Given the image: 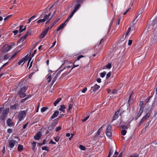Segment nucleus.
Wrapping results in <instances>:
<instances>
[{
  "label": "nucleus",
  "mask_w": 157,
  "mask_h": 157,
  "mask_svg": "<svg viewBox=\"0 0 157 157\" xmlns=\"http://www.w3.org/2000/svg\"><path fill=\"white\" fill-rule=\"evenodd\" d=\"M28 88V86H24L21 88L18 91L17 94L19 97L21 98H23L26 96L25 92Z\"/></svg>",
  "instance_id": "nucleus-1"
},
{
  "label": "nucleus",
  "mask_w": 157,
  "mask_h": 157,
  "mask_svg": "<svg viewBox=\"0 0 157 157\" xmlns=\"http://www.w3.org/2000/svg\"><path fill=\"white\" fill-rule=\"evenodd\" d=\"M111 129L112 126L111 125L108 124L107 126L105 133L107 136L109 138L111 137L112 135Z\"/></svg>",
  "instance_id": "nucleus-2"
},
{
  "label": "nucleus",
  "mask_w": 157,
  "mask_h": 157,
  "mask_svg": "<svg viewBox=\"0 0 157 157\" xmlns=\"http://www.w3.org/2000/svg\"><path fill=\"white\" fill-rule=\"evenodd\" d=\"M17 144V142L15 140H9L8 142V147L10 148H13L14 145Z\"/></svg>",
  "instance_id": "nucleus-3"
},
{
  "label": "nucleus",
  "mask_w": 157,
  "mask_h": 157,
  "mask_svg": "<svg viewBox=\"0 0 157 157\" xmlns=\"http://www.w3.org/2000/svg\"><path fill=\"white\" fill-rule=\"evenodd\" d=\"M12 46H9L8 44H5L1 48V51L3 53L7 52L11 48Z\"/></svg>",
  "instance_id": "nucleus-4"
},
{
  "label": "nucleus",
  "mask_w": 157,
  "mask_h": 157,
  "mask_svg": "<svg viewBox=\"0 0 157 157\" xmlns=\"http://www.w3.org/2000/svg\"><path fill=\"white\" fill-rule=\"evenodd\" d=\"M31 32L30 31H28L26 33L22 36L20 39L18 40L17 41V43H20L21 42H23L24 40L26 39V38L29 35H31Z\"/></svg>",
  "instance_id": "nucleus-5"
},
{
  "label": "nucleus",
  "mask_w": 157,
  "mask_h": 157,
  "mask_svg": "<svg viewBox=\"0 0 157 157\" xmlns=\"http://www.w3.org/2000/svg\"><path fill=\"white\" fill-rule=\"evenodd\" d=\"M25 115V111H21L20 112L18 116V118L20 121H21L23 119L24 116Z\"/></svg>",
  "instance_id": "nucleus-6"
},
{
  "label": "nucleus",
  "mask_w": 157,
  "mask_h": 157,
  "mask_svg": "<svg viewBox=\"0 0 157 157\" xmlns=\"http://www.w3.org/2000/svg\"><path fill=\"white\" fill-rule=\"evenodd\" d=\"M62 70H61V71H59L58 72L56 73V75L54 76V78L53 79L52 82L51 83V86H52V85L55 82V81L57 79L61 71H62Z\"/></svg>",
  "instance_id": "nucleus-7"
},
{
  "label": "nucleus",
  "mask_w": 157,
  "mask_h": 157,
  "mask_svg": "<svg viewBox=\"0 0 157 157\" xmlns=\"http://www.w3.org/2000/svg\"><path fill=\"white\" fill-rule=\"evenodd\" d=\"M100 87V86L97 85V84H95L94 86L91 87L90 91L92 92H95L98 90Z\"/></svg>",
  "instance_id": "nucleus-8"
},
{
  "label": "nucleus",
  "mask_w": 157,
  "mask_h": 157,
  "mask_svg": "<svg viewBox=\"0 0 157 157\" xmlns=\"http://www.w3.org/2000/svg\"><path fill=\"white\" fill-rule=\"evenodd\" d=\"M7 114L8 113L6 110L4 111L3 112L2 115L0 116V119L2 121H4L5 118L6 117Z\"/></svg>",
  "instance_id": "nucleus-9"
},
{
  "label": "nucleus",
  "mask_w": 157,
  "mask_h": 157,
  "mask_svg": "<svg viewBox=\"0 0 157 157\" xmlns=\"http://www.w3.org/2000/svg\"><path fill=\"white\" fill-rule=\"evenodd\" d=\"M120 109L119 110L116 112L114 116L113 117L112 122L113 121L116 120L119 116L121 115V114L120 113Z\"/></svg>",
  "instance_id": "nucleus-10"
},
{
  "label": "nucleus",
  "mask_w": 157,
  "mask_h": 157,
  "mask_svg": "<svg viewBox=\"0 0 157 157\" xmlns=\"http://www.w3.org/2000/svg\"><path fill=\"white\" fill-rule=\"evenodd\" d=\"M48 32L46 29L43 30L39 36V38L40 39H42L46 35Z\"/></svg>",
  "instance_id": "nucleus-11"
},
{
  "label": "nucleus",
  "mask_w": 157,
  "mask_h": 157,
  "mask_svg": "<svg viewBox=\"0 0 157 157\" xmlns=\"http://www.w3.org/2000/svg\"><path fill=\"white\" fill-rule=\"evenodd\" d=\"M57 123L56 122L52 123L51 125L48 127V129L49 131H52L54 128Z\"/></svg>",
  "instance_id": "nucleus-12"
},
{
  "label": "nucleus",
  "mask_w": 157,
  "mask_h": 157,
  "mask_svg": "<svg viewBox=\"0 0 157 157\" xmlns=\"http://www.w3.org/2000/svg\"><path fill=\"white\" fill-rule=\"evenodd\" d=\"M41 136V133L39 132L34 136V139L35 140H38L40 139Z\"/></svg>",
  "instance_id": "nucleus-13"
},
{
  "label": "nucleus",
  "mask_w": 157,
  "mask_h": 157,
  "mask_svg": "<svg viewBox=\"0 0 157 157\" xmlns=\"http://www.w3.org/2000/svg\"><path fill=\"white\" fill-rule=\"evenodd\" d=\"M144 8H143L140 11H139L138 13V14H137V15L136 16L135 18V19L136 20V19H137V21H138V19H139V18L141 16V14H142V13H143V12L144 11Z\"/></svg>",
  "instance_id": "nucleus-14"
},
{
  "label": "nucleus",
  "mask_w": 157,
  "mask_h": 157,
  "mask_svg": "<svg viewBox=\"0 0 157 157\" xmlns=\"http://www.w3.org/2000/svg\"><path fill=\"white\" fill-rule=\"evenodd\" d=\"M144 109H140V110L136 116L133 118V119L136 120L141 115L143 112Z\"/></svg>",
  "instance_id": "nucleus-15"
},
{
  "label": "nucleus",
  "mask_w": 157,
  "mask_h": 157,
  "mask_svg": "<svg viewBox=\"0 0 157 157\" xmlns=\"http://www.w3.org/2000/svg\"><path fill=\"white\" fill-rule=\"evenodd\" d=\"M80 6L81 5L79 3H77L75 5L74 9L73 11L75 13L80 8Z\"/></svg>",
  "instance_id": "nucleus-16"
},
{
  "label": "nucleus",
  "mask_w": 157,
  "mask_h": 157,
  "mask_svg": "<svg viewBox=\"0 0 157 157\" xmlns=\"http://www.w3.org/2000/svg\"><path fill=\"white\" fill-rule=\"evenodd\" d=\"M59 111L58 110H56L55 111V112L54 113L53 115L51 117L50 119H54L55 117H56L59 114Z\"/></svg>",
  "instance_id": "nucleus-17"
},
{
  "label": "nucleus",
  "mask_w": 157,
  "mask_h": 157,
  "mask_svg": "<svg viewBox=\"0 0 157 157\" xmlns=\"http://www.w3.org/2000/svg\"><path fill=\"white\" fill-rule=\"evenodd\" d=\"M26 57H24V58H23L22 59H21L18 62V65H21L22 63H23L22 64V65L26 61Z\"/></svg>",
  "instance_id": "nucleus-18"
},
{
  "label": "nucleus",
  "mask_w": 157,
  "mask_h": 157,
  "mask_svg": "<svg viewBox=\"0 0 157 157\" xmlns=\"http://www.w3.org/2000/svg\"><path fill=\"white\" fill-rule=\"evenodd\" d=\"M65 25L66 24H65V23H63L61 24L56 29L57 31L58 32L60 29H62Z\"/></svg>",
  "instance_id": "nucleus-19"
},
{
  "label": "nucleus",
  "mask_w": 157,
  "mask_h": 157,
  "mask_svg": "<svg viewBox=\"0 0 157 157\" xmlns=\"http://www.w3.org/2000/svg\"><path fill=\"white\" fill-rule=\"evenodd\" d=\"M19 105L18 103H15L14 105L13 106H10V108L13 109H15L17 108H18Z\"/></svg>",
  "instance_id": "nucleus-20"
},
{
  "label": "nucleus",
  "mask_w": 157,
  "mask_h": 157,
  "mask_svg": "<svg viewBox=\"0 0 157 157\" xmlns=\"http://www.w3.org/2000/svg\"><path fill=\"white\" fill-rule=\"evenodd\" d=\"M98 45L96 46L94 49V53H95L97 55H98V53L100 52V49L99 48H98Z\"/></svg>",
  "instance_id": "nucleus-21"
},
{
  "label": "nucleus",
  "mask_w": 157,
  "mask_h": 157,
  "mask_svg": "<svg viewBox=\"0 0 157 157\" xmlns=\"http://www.w3.org/2000/svg\"><path fill=\"white\" fill-rule=\"evenodd\" d=\"M7 124L8 126H11L13 125V123L11 121L10 119H8L7 121Z\"/></svg>",
  "instance_id": "nucleus-22"
},
{
  "label": "nucleus",
  "mask_w": 157,
  "mask_h": 157,
  "mask_svg": "<svg viewBox=\"0 0 157 157\" xmlns=\"http://www.w3.org/2000/svg\"><path fill=\"white\" fill-rule=\"evenodd\" d=\"M26 26H25L24 28H22L23 26L22 25H20L19 26V32L20 33H21L23 31H25L26 29Z\"/></svg>",
  "instance_id": "nucleus-23"
},
{
  "label": "nucleus",
  "mask_w": 157,
  "mask_h": 157,
  "mask_svg": "<svg viewBox=\"0 0 157 157\" xmlns=\"http://www.w3.org/2000/svg\"><path fill=\"white\" fill-rule=\"evenodd\" d=\"M23 149V147L22 145L20 144H18L17 147L18 150L19 151H21Z\"/></svg>",
  "instance_id": "nucleus-24"
},
{
  "label": "nucleus",
  "mask_w": 157,
  "mask_h": 157,
  "mask_svg": "<svg viewBox=\"0 0 157 157\" xmlns=\"http://www.w3.org/2000/svg\"><path fill=\"white\" fill-rule=\"evenodd\" d=\"M36 142L35 141L33 142L32 143V149L33 151H34V152L35 151V147L36 146Z\"/></svg>",
  "instance_id": "nucleus-25"
},
{
  "label": "nucleus",
  "mask_w": 157,
  "mask_h": 157,
  "mask_svg": "<svg viewBox=\"0 0 157 157\" xmlns=\"http://www.w3.org/2000/svg\"><path fill=\"white\" fill-rule=\"evenodd\" d=\"M65 106L64 105H61L60 108L59 109V110L64 112L65 111Z\"/></svg>",
  "instance_id": "nucleus-26"
},
{
  "label": "nucleus",
  "mask_w": 157,
  "mask_h": 157,
  "mask_svg": "<svg viewBox=\"0 0 157 157\" xmlns=\"http://www.w3.org/2000/svg\"><path fill=\"white\" fill-rule=\"evenodd\" d=\"M150 115V113H148L146 114V115H145L143 117V118L145 120L149 118Z\"/></svg>",
  "instance_id": "nucleus-27"
},
{
  "label": "nucleus",
  "mask_w": 157,
  "mask_h": 157,
  "mask_svg": "<svg viewBox=\"0 0 157 157\" xmlns=\"http://www.w3.org/2000/svg\"><path fill=\"white\" fill-rule=\"evenodd\" d=\"M102 127H101V128H100L98 131L97 133L95 135V137H98L100 135L101 130V128H102Z\"/></svg>",
  "instance_id": "nucleus-28"
},
{
  "label": "nucleus",
  "mask_w": 157,
  "mask_h": 157,
  "mask_svg": "<svg viewBox=\"0 0 157 157\" xmlns=\"http://www.w3.org/2000/svg\"><path fill=\"white\" fill-rule=\"evenodd\" d=\"M61 99H57V100L53 103L54 106H56L57 104L60 101Z\"/></svg>",
  "instance_id": "nucleus-29"
},
{
  "label": "nucleus",
  "mask_w": 157,
  "mask_h": 157,
  "mask_svg": "<svg viewBox=\"0 0 157 157\" xmlns=\"http://www.w3.org/2000/svg\"><path fill=\"white\" fill-rule=\"evenodd\" d=\"M106 74V73L105 71H104L100 74V75L101 78H103L105 76Z\"/></svg>",
  "instance_id": "nucleus-30"
},
{
  "label": "nucleus",
  "mask_w": 157,
  "mask_h": 157,
  "mask_svg": "<svg viewBox=\"0 0 157 157\" xmlns=\"http://www.w3.org/2000/svg\"><path fill=\"white\" fill-rule=\"evenodd\" d=\"M10 54L9 53H7L6 54L4 57V59H9L10 57Z\"/></svg>",
  "instance_id": "nucleus-31"
},
{
  "label": "nucleus",
  "mask_w": 157,
  "mask_h": 157,
  "mask_svg": "<svg viewBox=\"0 0 157 157\" xmlns=\"http://www.w3.org/2000/svg\"><path fill=\"white\" fill-rule=\"evenodd\" d=\"M75 62L76 61H75L74 63V64H73V67L71 69L70 71H69V72H70L71 71V70L73 69V68L75 67H78L79 65V64H75Z\"/></svg>",
  "instance_id": "nucleus-32"
},
{
  "label": "nucleus",
  "mask_w": 157,
  "mask_h": 157,
  "mask_svg": "<svg viewBox=\"0 0 157 157\" xmlns=\"http://www.w3.org/2000/svg\"><path fill=\"white\" fill-rule=\"evenodd\" d=\"M143 104L144 102L143 101H140V109H144L143 107Z\"/></svg>",
  "instance_id": "nucleus-33"
},
{
  "label": "nucleus",
  "mask_w": 157,
  "mask_h": 157,
  "mask_svg": "<svg viewBox=\"0 0 157 157\" xmlns=\"http://www.w3.org/2000/svg\"><path fill=\"white\" fill-rule=\"evenodd\" d=\"M45 21V20L43 19H40V20H38L37 21V23L38 24H40V23H41L44 22Z\"/></svg>",
  "instance_id": "nucleus-34"
},
{
  "label": "nucleus",
  "mask_w": 157,
  "mask_h": 157,
  "mask_svg": "<svg viewBox=\"0 0 157 157\" xmlns=\"http://www.w3.org/2000/svg\"><path fill=\"white\" fill-rule=\"evenodd\" d=\"M79 148L81 150L84 151L86 150V147L83 146H82V145H79Z\"/></svg>",
  "instance_id": "nucleus-35"
},
{
  "label": "nucleus",
  "mask_w": 157,
  "mask_h": 157,
  "mask_svg": "<svg viewBox=\"0 0 157 157\" xmlns=\"http://www.w3.org/2000/svg\"><path fill=\"white\" fill-rule=\"evenodd\" d=\"M48 109V107H43L41 109V111L42 112H44L47 109Z\"/></svg>",
  "instance_id": "nucleus-36"
},
{
  "label": "nucleus",
  "mask_w": 157,
  "mask_h": 157,
  "mask_svg": "<svg viewBox=\"0 0 157 157\" xmlns=\"http://www.w3.org/2000/svg\"><path fill=\"white\" fill-rule=\"evenodd\" d=\"M73 107V105L70 104H69L68 106V111L69 112L71 111V109H72Z\"/></svg>",
  "instance_id": "nucleus-37"
},
{
  "label": "nucleus",
  "mask_w": 157,
  "mask_h": 157,
  "mask_svg": "<svg viewBox=\"0 0 157 157\" xmlns=\"http://www.w3.org/2000/svg\"><path fill=\"white\" fill-rule=\"evenodd\" d=\"M131 30V26H130L128 28V30L126 33V36H126L128 35L129 33H130Z\"/></svg>",
  "instance_id": "nucleus-38"
},
{
  "label": "nucleus",
  "mask_w": 157,
  "mask_h": 157,
  "mask_svg": "<svg viewBox=\"0 0 157 157\" xmlns=\"http://www.w3.org/2000/svg\"><path fill=\"white\" fill-rule=\"evenodd\" d=\"M126 132H127V131L126 130H125L124 129L122 130L121 132V134L122 135L124 136L126 134Z\"/></svg>",
  "instance_id": "nucleus-39"
},
{
  "label": "nucleus",
  "mask_w": 157,
  "mask_h": 157,
  "mask_svg": "<svg viewBox=\"0 0 157 157\" xmlns=\"http://www.w3.org/2000/svg\"><path fill=\"white\" fill-rule=\"evenodd\" d=\"M42 150H45L47 151H49L48 147L46 146H44L42 147Z\"/></svg>",
  "instance_id": "nucleus-40"
},
{
  "label": "nucleus",
  "mask_w": 157,
  "mask_h": 157,
  "mask_svg": "<svg viewBox=\"0 0 157 157\" xmlns=\"http://www.w3.org/2000/svg\"><path fill=\"white\" fill-rule=\"evenodd\" d=\"M145 121V120L144 119V118H142L139 124V126H140Z\"/></svg>",
  "instance_id": "nucleus-41"
},
{
  "label": "nucleus",
  "mask_w": 157,
  "mask_h": 157,
  "mask_svg": "<svg viewBox=\"0 0 157 157\" xmlns=\"http://www.w3.org/2000/svg\"><path fill=\"white\" fill-rule=\"evenodd\" d=\"M89 116H88L85 117L82 120V122L85 121L89 118Z\"/></svg>",
  "instance_id": "nucleus-42"
},
{
  "label": "nucleus",
  "mask_w": 157,
  "mask_h": 157,
  "mask_svg": "<svg viewBox=\"0 0 157 157\" xmlns=\"http://www.w3.org/2000/svg\"><path fill=\"white\" fill-rule=\"evenodd\" d=\"M106 67L109 69H110L112 67L111 64L110 63H108L106 66Z\"/></svg>",
  "instance_id": "nucleus-43"
},
{
  "label": "nucleus",
  "mask_w": 157,
  "mask_h": 157,
  "mask_svg": "<svg viewBox=\"0 0 157 157\" xmlns=\"http://www.w3.org/2000/svg\"><path fill=\"white\" fill-rule=\"evenodd\" d=\"M75 13L72 11L71 14L68 17V19H70L71 18V17L73 16Z\"/></svg>",
  "instance_id": "nucleus-44"
},
{
  "label": "nucleus",
  "mask_w": 157,
  "mask_h": 157,
  "mask_svg": "<svg viewBox=\"0 0 157 157\" xmlns=\"http://www.w3.org/2000/svg\"><path fill=\"white\" fill-rule=\"evenodd\" d=\"M113 152V151L112 148H111L109 151V155H111Z\"/></svg>",
  "instance_id": "nucleus-45"
},
{
  "label": "nucleus",
  "mask_w": 157,
  "mask_h": 157,
  "mask_svg": "<svg viewBox=\"0 0 157 157\" xmlns=\"http://www.w3.org/2000/svg\"><path fill=\"white\" fill-rule=\"evenodd\" d=\"M61 127H60V126H59V127H57L56 128V129H55L56 131L58 132V131H59L60 130H61Z\"/></svg>",
  "instance_id": "nucleus-46"
},
{
  "label": "nucleus",
  "mask_w": 157,
  "mask_h": 157,
  "mask_svg": "<svg viewBox=\"0 0 157 157\" xmlns=\"http://www.w3.org/2000/svg\"><path fill=\"white\" fill-rule=\"evenodd\" d=\"M111 74V73L110 72H108L107 73V74L106 75V79L110 77Z\"/></svg>",
  "instance_id": "nucleus-47"
},
{
  "label": "nucleus",
  "mask_w": 157,
  "mask_h": 157,
  "mask_svg": "<svg viewBox=\"0 0 157 157\" xmlns=\"http://www.w3.org/2000/svg\"><path fill=\"white\" fill-rule=\"evenodd\" d=\"M87 90L86 87H84L83 89L82 90L81 92L83 93H85Z\"/></svg>",
  "instance_id": "nucleus-48"
},
{
  "label": "nucleus",
  "mask_w": 157,
  "mask_h": 157,
  "mask_svg": "<svg viewBox=\"0 0 157 157\" xmlns=\"http://www.w3.org/2000/svg\"><path fill=\"white\" fill-rule=\"evenodd\" d=\"M84 57V56L82 55H80L78 56L76 61L78 60L81 58Z\"/></svg>",
  "instance_id": "nucleus-49"
},
{
  "label": "nucleus",
  "mask_w": 157,
  "mask_h": 157,
  "mask_svg": "<svg viewBox=\"0 0 157 157\" xmlns=\"http://www.w3.org/2000/svg\"><path fill=\"white\" fill-rule=\"evenodd\" d=\"M83 0H76V2L78 3H79L80 4L81 3Z\"/></svg>",
  "instance_id": "nucleus-50"
},
{
  "label": "nucleus",
  "mask_w": 157,
  "mask_h": 157,
  "mask_svg": "<svg viewBox=\"0 0 157 157\" xmlns=\"http://www.w3.org/2000/svg\"><path fill=\"white\" fill-rule=\"evenodd\" d=\"M34 73L35 72H33L31 73L29 75V78H30L34 74Z\"/></svg>",
  "instance_id": "nucleus-51"
},
{
  "label": "nucleus",
  "mask_w": 157,
  "mask_h": 157,
  "mask_svg": "<svg viewBox=\"0 0 157 157\" xmlns=\"http://www.w3.org/2000/svg\"><path fill=\"white\" fill-rule=\"evenodd\" d=\"M56 142H58L59 139V137H56L54 138Z\"/></svg>",
  "instance_id": "nucleus-52"
},
{
  "label": "nucleus",
  "mask_w": 157,
  "mask_h": 157,
  "mask_svg": "<svg viewBox=\"0 0 157 157\" xmlns=\"http://www.w3.org/2000/svg\"><path fill=\"white\" fill-rule=\"evenodd\" d=\"M121 127L122 128L124 129H127L128 128L127 126L125 125H122L121 126Z\"/></svg>",
  "instance_id": "nucleus-53"
},
{
  "label": "nucleus",
  "mask_w": 157,
  "mask_h": 157,
  "mask_svg": "<svg viewBox=\"0 0 157 157\" xmlns=\"http://www.w3.org/2000/svg\"><path fill=\"white\" fill-rule=\"evenodd\" d=\"M112 93L113 94H117V92L116 90L114 89L113 90Z\"/></svg>",
  "instance_id": "nucleus-54"
},
{
  "label": "nucleus",
  "mask_w": 157,
  "mask_h": 157,
  "mask_svg": "<svg viewBox=\"0 0 157 157\" xmlns=\"http://www.w3.org/2000/svg\"><path fill=\"white\" fill-rule=\"evenodd\" d=\"M131 9V8L130 7H129V8L126 10V11L124 12V13H123V14L124 15H125L126 13L130 10Z\"/></svg>",
  "instance_id": "nucleus-55"
},
{
  "label": "nucleus",
  "mask_w": 157,
  "mask_h": 157,
  "mask_svg": "<svg viewBox=\"0 0 157 157\" xmlns=\"http://www.w3.org/2000/svg\"><path fill=\"white\" fill-rule=\"evenodd\" d=\"M49 17H48V16H47V15L46 14L44 17V18H43L44 19V20H45V21H46V20H47V19H48V18Z\"/></svg>",
  "instance_id": "nucleus-56"
},
{
  "label": "nucleus",
  "mask_w": 157,
  "mask_h": 157,
  "mask_svg": "<svg viewBox=\"0 0 157 157\" xmlns=\"http://www.w3.org/2000/svg\"><path fill=\"white\" fill-rule=\"evenodd\" d=\"M13 33H14V35H16L17 34V33H18V31L17 30H15L13 31Z\"/></svg>",
  "instance_id": "nucleus-57"
},
{
  "label": "nucleus",
  "mask_w": 157,
  "mask_h": 157,
  "mask_svg": "<svg viewBox=\"0 0 157 157\" xmlns=\"http://www.w3.org/2000/svg\"><path fill=\"white\" fill-rule=\"evenodd\" d=\"M132 40H129L128 43V44L129 45H130L132 44Z\"/></svg>",
  "instance_id": "nucleus-58"
},
{
  "label": "nucleus",
  "mask_w": 157,
  "mask_h": 157,
  "mask_svg": "<svg viewBox=\"0 0 157 157\" xmlns=\"http://www.w3.org/2000/svg\"><path fill=\"white\" fill-rule=\"evenodd\" d=\"M5 151V146H4L2 150V152L3 154H4Z\"/></svg>",
  "instance_id": "nucleus-59"
},
{
  "label": "nucleus",
  "mask_w": 157,
  "mask_h": 157,
  "mask_svg": "<svg viewBox=\"0 0 157 157\" xmlns=\"http://www.w3.org/2000/svg\"><path fill=\"white\" fill-rule=\"evenodd\" d=\"M12 131V129L10 128H9L7 130V132L9 133H10Z\"/></svg>",
  "instance_id": "nucleus-60"
},
{
  "label": "nucleus",
  "mask_w": 157,
  "mask_h": 157,
  "mask_svg": "<svg viewBox=\"0 0 157 157\" xmlns=\"http://www.w3.org/2000/svg\"><path fill=\"white\" fill-rule=\"evenodd\" d=\"M11 15H9V16H8L7 17H5V18H4V21H6V20L8 19L11 16Z\"/></svg>",
  "instance_id": "nucleus-61"
},
{
  "label": "nucleus",
  "mask_w": 157,
  "mask_h": 157,
  "mask_svg": "<svg viewBox=\"0 0 157 157\" xmlns=\"http://www.w3.org/2000/svg\"><path fill=\"white\" fill-rule=\"evenodd\" d=\"M121 20V18H119L118 19V20H117V25H119L120 24Z\"/></svg>",
  "instance_id": "nucleus-62"
},
{
  "label": "nucleus",
  "mask_w": 157,
  "mask_h": 157,
  "mask_svg": "<svg viewBox=\"0 0 157 157\" xmlns=\"http://www.w3.org/2000/svg\"><path fill=\"white\" fill-rule=\"evenodd\" d=\"M118 152H117L116 151H115L114 155H113V157H117V155H118Z\"/></svg>",
  "instance_id": "nucleus-63"
},
{
  "label": "nucleus",
  "mask_w": 157,
  "mask_h": 157,
  "mask_svg": "<svg viewBox=\"0 0 157 157\" xmlns=\"http://www.w3.org/2000/svg\"><path fill=\"white\" fill-rule=\"evenodd\" d=\"M97 81L98 83H100L101 82V80L100 78H98L97 79Z\"/></svg>",
  "instance_id": "nucleus-64"
}]
</instances>
